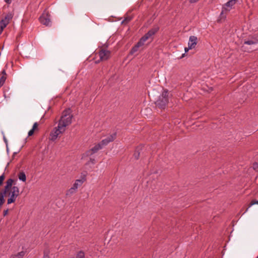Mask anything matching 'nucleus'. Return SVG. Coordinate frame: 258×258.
Listing matches in <instances>:
<instances>
[{
  "label": "nucleus",
  "instance_id": "obj_1",
  "mask_svg": "<svg viewBox=\"0 0 258 258\" xmlns=\"http://www.w3.org/2000/svg\"><path fill=\"white\" fill-rule=\"evenodd\" d=\"M73 115L70 113V109L65 110L63 111L61 116L58 121V125L64 130L66 127L72 123Z\"/></svg>",
  "mask_w": 258,
  "mask_h": 258
},
{
  "label": "nucleus",
  "instance_id": "obj_2",
  "mask_svg": "<svg viewBox=\"0 0 258 258\" xmlns=\"http://www.w3.org/2000/svg\"><path fill=\"white\" fill-rule=\"evenodd\" d=\"M168 102V92L167 90H164L162 93L159 96L156 101V105L161 108H164Z\"/></svg>",
  "mask_w": 258,
  "mask_h": 258
},
{
  "label": "nucleus",
  "instance_id": "obj_3",
  "mask_svg": "<svg viewBox=\"0 0 258 258\" xmlns=\"http://www.w3.org/2000/svg\"><path fill=\"white\" fill-rule=\"evenodd\" d=\"M19 195V188L18 186H14L11 188L9 193V198L8 199V204H11L16 201Z\"/></svg>",
  "mask_w": 258,
  "mask_h": 258
},
{
  "label": "nucleus",
  "instance_id": "obj_4",
  "mask_svg": "<svg viewBox=\"0 0 258 258\" xmlns=\"http://www.w3.org/2000/svg\"><path fill=\"white\" fill-rule=\"evenodd\" d=\"M64 132V130L61 128L60 126L57 125L50 133L49 140L52 141H55L59 135L63 134Z\"/></svg>",
  "mask_w": 258,
  "mask_h": 258
},
{
  "label": "nucleus",
  "instance_id": "obj_5",
  "mask_svg": "<svg viewBox=\"0 0 258 258\" xmlns=\"http://www.w3.org/2000/svg\"><path fill=\"white\" fill-rule=\"evenodd\" d=\"M159 30L158 27H154L150 29L146 34H145L140 40L144 43L151 37L153 36Z\"/></svg>",
  "mask_w": 258,
  "mask_h": 258
},
{
  "label": "nucleus",
  "instance_id": "obj_6",
  "mask_svg": "<svg viewBox=\"0 0 258 258\" xmlns=\"http://www.w3.org/2000/svg\"><path fill=\"white\" fill-rule=\"evenodd\" d=\"M235 2L236 0H229L228 2H227L222 7V10L220 15L223 16L227 12L230 11L232 8V7L235 4Z\"/></svg>",
  "mask_w": 258,
  "mask_h": 258
},
{
  "label": "nucleus",
  "instance_id": "obj_7",
  "mask_svg": "<svg viewBox=\"0 0 258 258\" xmlns=\"http://www.w3.org/2000/svg\"><path fill=\"white\" fill-rule=\"evenodd\" d=\"M39 21L41 24L47 26H49L51 23L49 15L48 13H43L42 15L39 17Z\"/></svg>",
  "mask_w": 258,
  "mask_h": 258
},
{
  "label": "nucleus",
  "instance_id": "obj_8",
  "mask_svg": "<svg viewBox=\"0 0 258 258\" xmlns=\"http://www.w3.org/2000/svg\"><path fill=\"white\" fill-rule=\"evenodd\" d=\"M110 51L105 49H102L99 52V56L101 60H107L110 57Z\"/></svg>",
  "mask_w": 258,
  "mask_h": 258
},
{
  "label": "nucleus",
  "instance_id": "obj_9",
  "mask_svg": "<svg viewBox=\"0 0 258 258\" xmlns=\"http://www.w3.org/2000/svg\"><path fill=\"white\" fill-rule=\"evenodd\" d=\"M116 138V133H113L112 135L109 136L105 139L102 140L100 143L102 147L107 145L109 143L112 142Z\"/></svg>",
  "mask_w": 258,
  "mask_h": 258
},
{
  "label": "nucleus",
  "instance_id": "obj_10",
  "mask_svg": "<svg viewBox=\"0 0 258 258\" xmlns=\"http://www.w3.org/2000/svg\"><path fill=\"white\" fill-rule=\"evenodd\" d=\"M102 146L100 144H98L96 145L94 147H93L91 149L88 150L86 152V155L88 156H90L92 155L93 154L97 152L100 149H102Z\"/></svg>",
  "mask_w": 258,
  "mask_h": 258
},
{
  "label": "nucleus",
  "instance_id": "obj_11",
  "mask_svg": "<svg viewBox=\"0 0 258 258\" xmlns=\"http://www.w3.org/2000/svg\"><path fill=\"white\" fill-rule=\"evenodd\" d=\"M258 43V36L254 35L247 40L244 42V45H255Z\"/></svg>",
  "mask_w": 258,
  "mask_h": 258
},
{
  "label": "nucleus",
  "instance_id": "obj_12",
  "mask_svg": "<svg viewBox=\"0 0 258 258\" xmlns=\"http://www.w3.org/2000/svg\"><path fill=\"white\" fill-rule=\"evenodd\" d=\"M13 16L14 14L12 12H9L5 16L4 18L2 19L1 22L7 26L10 21L12 19Z\"/></svg>",
  "mask_w": 258,
  "mask_h": 258
},
{
  "label": "nucleus",
  "instance_id": "obj_13",
  "mask_svg": "<svg viewBox=\"0 0 258 258\" xmlns=\"http://www.w3.org/2000/svg\"><path fill=\"white\" fill-rule=\"evenodd\" d=\"M197 44V37L195 36H191L189 38L188 46L189 48H194Z\"/></svg>",
  "mask_w": 258,
  "mask_h": 258
},
{
  "label": "nucleus",
  "instance_id": "obj_14",
  "mask_svg": "<svg viewBox=\"0 0 258 258\" xmlns=\"http://www.w3.org/2000/svg\"><path fill=\"white\" fill-rule=\"evenodd\" d=\"M14 182V180L12 178L8 179L6 181V184L5 186V187L2 191L7 193L10 189H11V188L13 187L12 184Z\"/></svg>",
  "mask_w": 258,
  "mask_h": 258
},
{
  "label": "nucleus",
  "instance_id": "obj_15",
  "mask_svg": "<svg viewBox=\"0 0 258 258\" xmlns=\"http://www.w3.org/2000/svg\"><path fill=\"white\" fill-rule=\"evenodd\" d=\"M144 44V43L140 40L139 42L132 48L130 53L131 54H134L138 50L139 47L142 46Z\"/></svg>",
  "mask_w": 258,
  "mask_h": 258
},
{
  "label": "nucleus",
  "instance_id": "obj_16",
  "mask_svg": "<svg viewBox=\"0 0 258 258\" xmlns=\"http://www.w3.org/2000/svg\"><path fill=\"white\" fill-rule=\"evenodd\" d=\"M85 181V179L82 178L81 179H77L75 181V183H74L73 187L77 190L78 188V187L82 185V184L84 183Z\"/></svg>",
  "mask_w": 258,
  "mask_h": 258
},
{
  "label": "nucleus",
  "instance_id": "obj_17",
  "mask_svg": "<svg viewBox=\"0 0 258 258\" xmlns=\"http://www.w3.org/2000/svg\"><path fill=\"white\" fill-rule=\"evenodd\" d=\"M2 75L0 78V88L3 85L7 78V74L5 70L2 71Z\"/></svg>",
  "mask_w": 258,
  "mask_h": 258
},
{
  "label": "nucleus",
  "instance_id": "obj_18",
  "mask_svg": "<svg viewBox=\"0 0 258 258\" xmlns=\"http://www.w3.org/2000/svg\"><path fill=\"white\" fill-rule=\"evenodd\" d=\"M18 178L20 180L22 181L23 182H25L26 180V176L25 173L23 171L20 172L19 173Z\"/></svg>",
  "mask_w": 258,
  "mask_h": 258
},
{
  "label": "nucleus",
  "instance_id": "obj_19",
  "mask_svg": "<svg viewBox=\"0 0 258 258\" xmlns=\"http://www.w3.org/2000/svg\"><path fill=\"white\" fill-rule=\"evenodd\" d=\"M25 252L22 251L16 254L13 255L11 258H22L25 255Z\"/></svg>",
  "mask_w": 258,
  "mask_h": 258
},
{
  "label": "nucleus",
  "instance_id": "obj_20",
  "mask_svg": "<svg viewBox=\"0 0 258 258\" xmlns=\"http://www.w3.org/2000/svg\"><path fill=\"white\" fill-rule=\"evenodd\" d=\"M7 193L3 191H1L0 192V202L5 203V197Z\"/></svg>",
  "mask_w": 258,
  "mask_h": 258
},
{
  "label": "nucleus",
  "instance_id": "obj_21",
  "mask_svg": "<svg viewBox=\"0 0 258 258\" xmlns=\"http://www.w3.org/2000/svg\"><path fill=\"white\" fill-rule=\"evenodd\" d=\"M76 190L72 186L67 192V195L69 196L73 194L76 192Z\"/></svg>",
  "mask_w": 258,
  "mask_h": 258
},
{
  "label": "nucleus",
  "instance_id": "obj_22",
  "mask_svg": "<svg viewBox=\"0 0 258 258\" xmlns=\"http://www.w3.org/2000/svg\"><path fill=\"white\" fill-rule=\"evenodd\" d=\"M76 258H85V254L84 252L81 251H80L77 255Z\"/></svg>",
  "mask_w": 258,
  "mask_h": 258
},
{
  "label": "nucleus",
  "instance_id": "obj_23",
  "mask_svg": "<svg viewBox=\"0 0 258 258\" xmlns=\"http://www.w3.org/2000/svg\"><path fill=\"white\" fill-rule=\"evenodd\" d=\"M7 26L6 24H4L2 22H0V34L3 32L4 29Z\"/></svg>",
  "mask_w": 258,
  "mask_h": 258
},
{
  "label": "nucleus",
  "instance_id": "obj_24",
  "mask_svg": "<svg viewBox=\"0 0 258 258\" xmlns=\"http://www.w3.org/2000/svg\"><path fill=\"white\" fill-rule=\"evenodd\" d=\"M139 155H140V153L139 152V149H137V150H136V152L134 154L135 158L137 159H138Z\"/></svg>",
  "mask_w": 258,
  "mask_h": 258
},
{
  "label": "nucleus",
  "instance_id": "obj_25",
  "mask_svg": "<svg viewBox=\"0 0 258 258\" xmlns=\"http://www.w3.org/2000/svg\"><path fill=\"white\" fill-rule=\"evenodd\" d=\"M4 179H5V175L4 173L2 175L0 176V185L3 184Z\"/></svg>",
  "mask_w": 258,
  "mask_h": 258
},
{
  "label": "nucleus",
  "instance_id": "obj_26",
  "mask_svg": "<svg viewBox=\"0 0 258 258\" xmlns=\"http://www.w3.org/2000/svg\"><path fill=\"white\" fill-rule=\"evenodd\" d=\"M37 127H38V123H37V122H35L33 125L32 130H33L34 131H35L36 128H37Z\"/></svg>",
  "mask_w": 258,
  "mask_h": 258
},
{
  "label": "nucleus",
  "instance_id": "obj_27",
  "mask_svg": "<svg viewBox=\"0 0 258 258\" xmlns=\"http://www.w3.org/2000/svg\"><path fill=\"white\" fill-rule=\"evenodd\" d=\"M257 204L258 205V200H252L250 203V206H252L253 205Z\"/></svg>",
  "mask_w": 258,
  "mask_h": 258
},
{
  "label": "nucleus",
  "instance_id": "obj_28",
  "mask_svg": "<svg viewBox=\"0 0 258 258\" xmlns=\"http://www.w3.org/2000/svg\"><path fill=\"white\" fill-rule=\"evenodd\" d=\"M131 19H132V17H127L123 20V22H125L127 23V22H129Z\"/></svg>",
  "mask_w": 258,
  "mask_h": 258
},
{
  "label": "nucleus",
  "instance_id": "obj_29",
  "mask_svg": "<svg viewBox=\"0 0 258 258\" xmlns=\"http://www.w3.org/2000/svg\"><path fill=\"white\" fill-rule=\"evenodd\" d=\"M34 131L33 130H30L28 134V136H31L34 134Z\"/></svg>",
  "mask_w": 258,
  "mask_h": 258
},
{
  "label": "nucleus",
  "instance_id": "obj_30",
  "mask_svg": "<svg viewBox=\"0 0 258 258\" xmlns=\"http://www.w3.org/2000/svg\"><path fill=\"white\" fill-rule=\"evenodd\" d=\"M90 162H91L92 164H95V160L94 159H91L90 158Z\"/></svg>",
  "mask_w": 258,
  "mask_h": 258
},
{
  "label": "nucleus",
  "instance_id": "obj_31",
  "mask_svg": "<svg viewBox=\"0 0 258 258\" xmlns=\"http://www.w3.org/2000/svg\"><path fill=\"white\" fill-rule=\"evenodd\" d=\"M191 48H189V46L188 47H185L184 49L185 52H187L189 49H191Z\"/></svg>",
  "mask_w": 258,
  "mask_h": 258
},
{
  "label": "nucleus",
  "instance_id": "obj_32",
  "mask_svg": "<svg viewBox=\"0 0 258 258\" xmlns=\"http://www.w3.org/2000/svg\"><path fill=\"white\" fill-rule=\"evenodd\" d=\"M8 213V209L5 210V211H4V216H6L7 215Z\"/></svg>",
  "mask_w": 258,
  "mask_h": 258
},
{
  "label": "nucleus",
  "instance_id": "obj_33",
  "mask_svg": "<svg viewBox=\"0 0 258 258\" xmlns=\"http://www.w3.org/2000/svg\"><path fill=\"white\" fill-rule=\"evenodd\" d=\"M4 1L7 4H10L12 0H4Z\"/></svg>",
  "mask_w": 258,
  "mask_h": 258
},
{
  "label": "nucleus",
  "instance_id": "obj_34",
  "mask_svg": "<svg viewBox=\"0 0 258 258\" xmlns=\"http://www.w3.org/2000/svg\"><path fill=\"white\" fill-rule=\"evenodd\" d=\"M3 139H4V140L5 141V142L7 144V140L6 139V137L5 136H4L3 137Z\"/></svg>",
  "mask_w": 258,
  "mask_h": 258
},
{
  "label": "nucleus",
  "instance_id": "obj_35",
  "mask_svg": "<svg viewBox=\"0 0 258 258\" xmlns=\"http://www.w3.org/2000/svg\"><path fill=\"white\" fill-rule=\"evenodd\" d=\"M44 258H48L47 256H44Z\"/></svg>",
  "mask_w": 258,
  "mask_h": 258
},
{
  "label": "nucleus",
  "instance_id": "obj_36",
  "mask_svg": "<svg viewBox=\"0 0 258 258\" xmlns=\"http://www.w3.org/2000/svg\"><path fill=\"white\" fill-rule=\"evenodd\" d=\"M256 258H258V255H257V257H256Z\"/></svg>",
  "mask_w": 258,
  "mask_h": 258
}]
</instances>
